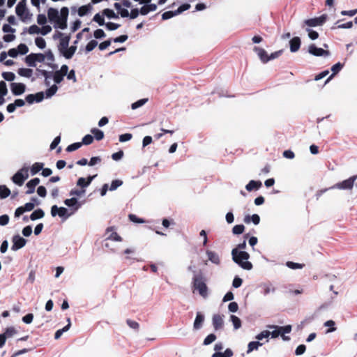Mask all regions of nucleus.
<instances>
[{"mask_svg":"<svg viewBox=\"0 0 357 357\" xmlns=\"http://www.w3.org/2000/svg\"><path fill=\"white\" fill-rule=\"evenodd\" d=\"M233 351L230 349H227L223 353L215 352L212 355V357H231Z\"/></svg>","mask_w":357,"mask_h":357,"instance_id":"nucleus-29","label":"nucleus"},{"mask_svg":"<svg viewBox=\"0 0 357 357\" xmlns=\"http://www.w3.org/2000/svg\"><path fill=\"white\" fill-rule=\"evenodd\" d=\"M216 340V335L213 333L209 334L206 337V338L204 340L203 344L204 345H208L213 342Z\"/></svg>","mask_w":357,"mask_h":357,"instance_id":"nucleus-41","label":"nucleus"},{"mask_svg":"<svg viewBox=\"0 0 357 357\" xmlns=\"http://www.w3.org/2000/svg\"><path fill=\"white\" fill-rule=\"evenodd\" d=\"M356 178H357V176H353L349 178L348 179H346L342 182L336 183L335 185L331 187L330 188H325V189L319 190L317 192V199H319V197L320 196H321V195L323 193H324L325 192H326L328 189H333V188H338V189H341V190L352 189V188L354 186V183L355 181L356 180Z\"/></svg>","mask_w":357,"mask_h":357,"instance_id":"nucleus-3","label":"nucleus"},{"mask_svg":"<svg viewBox=\"0 0 357 357\" xmlns=\"http://www.w3.org/2000/svg\"><path fill=\"white\" fill-rule=\"evenodd\" d=\"M245 230V227L243 225H236L232 229V232L234 234H241L243 233Z\"/></svg>","mask_w":357,"mask_h":357,"instance_id":"nucleus-45","label":"nucleus"},{"mask_svg":"<svg viewBox=\"0 0 357 357\" xmlns=\"http://www.w3.org/2000/svg\"><path fill=\"white\" fill-rule=\"evenodd\" d=\"M16 333L17 331L14 327H8L3 334L5 335L6 338H8L13 337Z\"/></svg>","mask_w":357,"mask_h":357,"instance_id":"nucleus-44","label":"nucleus"},{"mask_svg":"<svg viewBox=\"0 0 357 357\" xmlns=\"http://www.w3.org/2000/svg\"><path fill=\"white\" fill-rule=\"evenodd\" d=\"M91 132L94 135V137L98 141L104 138L103 132L98 128H92Z\"/></svg>","mask_w":357,"mask_h":357,"instance_id":"nucleus-35","label":"nucleus"},{"mask_svg":"<svg viewBox=\"0 0 357 357\" xmlns=\"http://www.w3.org/2000/svg\"><path fill=\"white\" fill-rule=\"evenodd\" d=\"M64 204L69 207L74 206L77 204V199L75 197L67 199L64 201Z\"/></svg>","mask_w":357,"mask_h":357,"instance_id":"nucleus-58","label":"nucleus"},{"mask_svg":"<svg viewBox=\"0 0 357 357\" xmlns=\"http://www.w3.org/2000/svg\"><path fill=\"white\" fill-rule=\"evenodd\" d=\"M8 93V89L4 81L0 82V96L3 97Z\"/></svg>","mask_w":357,"mask_h":357,"instance_id":"nucleus-52","label":"nucleus"},{"mask_svg":"<svg viewBox=\"0 0 357 357\" xmlns=\"http://www.w3.org/2000/svg\"><path fill=\"white\" fill-rule=\"evenodd\" d=\"M91 9V6L90 4L82 6L78 9V15L80 17L86 15Z\"/></svg>","mask_w":357,"mask_h":357,"instance_id":"nucleus-30","label":"nucleus"},{"mask_svg":"<svg viewBox=\"0 0 357 357\" xmlns=\"http://www.w3.org/2000/svg\"><path fill=\"white\" fill-rule=\"evenodd\" d=\"M262 185V183L260 181H254L251 180L246 185L245 189L248 192H251L252 190H257L259 189Z\"/></svg>","mask_w":357,"mask_h":357,"instance_id":"nucleus-14","label":"nucleus"},{"mask_svg":"<svg viewBox=\"0 0 357 357\" xmlns=\"http://www.w3.org/2000/svg\"><path fill=\"white\" fill-rule=\"evenodd\" d=\"M249 234H246L244 236V241L237 245L236 248H234L231 251L232 259L235 263L238 264L242 268L245 270H251L252 264L248 261L250 255L245 251H238V250H244L246 248V239L248 238Z\"/></svg>","mask_w":357,"mask_h":357,"instance_id":"nucleus-1","label":"nucleus"},{"mask_svg":"<svg viewBox=\"0 0 357 357\" xmlns=\"http://www.w3.org/2000/svg\"><path fill=\"white\" fill-rule=\"evenodd\" d=\"M58 38H60V42L59 45V50L61 52V53L64 51L66 48H68L69 42L70 40V36H63V33L61 32L57 31L56 33L54 34L53 38L54 40L57 39Z\"/></svg>","mask_w":357,"mask_h":357,"instance_id":"nucleus-5","label":"nucleus"},{"mask_svg":"<svg viewBox=\"0 0 357 357\" xmlns=\"http://www.w3.org/2000/svg\"><path fill=\"white\" fill-rule=\"evenodd\" d=\"M57 90H58V87L56 86V85H55V84L52 85V86H50L49 89H47L46 90L45 93H46L47 97L52 96L53 95H54L56 93Z\"/></svg>","mask_w":357,"mask_h":357,"instance_id":"nucleus-53","label":"nucleus"},{"mask_svg":"<svg viewBox=\"0 0 357 357\" xmlns=\"http://www.w3.org/2000/svg\"><path fill=\"white\" fill-rule=\"evenodd\" d=\"M36 46L40 49H44L46 47V42L42 37H37L35 39Z\"/></svg>","mask_w":357,"mask_h":357,"instance_id":"nucleus-40","label":"nucleus"},{"mask_svg":"<svg viewBox=\"0 0 357 357\" xmlns=\"http://www.w3.org/2000/svg\"><path fill=\"white\" fill-rule=\"evenodd\" d=\"M206 255L208 256V259L213 264H219L220 262L219 256L217 253L213 251L207 250Z\"/></svg>","mask_w":357,"mask_h":357,"instance_id":"nucleus-22","label":"nucleus"},{"mask_svg":"<svg viewBox=\"0 0 357 357\" xmlns=\"http://www.w3.org/2000/svg\"><path fill=\"white\" fill-rule=\"evenodd\" d=\"M67 20L68 19L59 17L54 22L56 24L54 27H58L61 29H65L67 27Z\"/></svg>","mask_w":357,"mask_h":357,"instance_id":"nucleus-31","label":"nucleus"},{"mask_svg":"<svg viewBox=\"0 0 357 357\" xmlns=\"http://www.w3.org/2000/svg\"><path fill=\"white\" fill-rule=\"evenodd\" d=\"M326 20H327V15L326 14H324L318 17L305 20L304 21V24H305L310 27L321 26L322 24H324L326 22Z\"/></svg>","mask_w":357,"mask_h":357,"instance_id":"nucleus-6","label":"nucleus"},{"mask_svg":"<svg viewBox=\"0 0 357 357\" xmlns=\"http://www.w3.org/2000/svg\"><path fill=\"white\" fill-rule=\"evenodd\" d=\"M254 51L258 54L261 62L266 63L269 61L268 55L264 49L259 47H255Z\"/></svg>","mask_w":357,"mask_h":357,"instance_id":"nucleus-11","label":"nucleus"},{"mask_svg":"<svg viewBox=\"0 0 357 357\" xmlns=\"http://www.w3.org/2000/svg\"><path fill=\"white\" fill-rule=\"evenodd\" d=\"M17 73L22 77H25L29 78L31 77V75L33 74V70H32V69H30V68H19V70H17Z\"/></svg>","mask_w":357,"mask_h":357,"instance_id":"nucleus-26","label":"nucleus"},{"mask_svg":"<svg viewBox=\"0 0 357 357\" xmlns=\"http://www.w3.org/2000/svg\"><path fill=\"white\" fill-rule=\"evenodd\" d=\"M76 50L77 47L75 45H72L70 47H68V48L63 51L61 54L66 59H70L74 55L75 52H76Z\"/></svg>","mask_w":357,"mask_h":357,"instance_id":"nucleus-18","label":"nucleus"},{"mask_svg":"<svg viewBox=\"0 0 357 357\" xmlns=\"http://www.w3.org/2000/svg\"><path fill=\"white\" fill-rule=\"evenodd\" d=\"M13 245L11 249L14 251L22 248L26 243V239L21 237L20 235H15L12 238Z\"/></svg>","mask_w":357,"mask_h":357,"instance_id":"nucleus-7","label":"nucleus"},{"mask_svg":"<svg viewBox=\"0 0 357 357\" xmlns=\"http://www.w3.org/2000/svg\"><path fill=\"white\" fill-rule=\"evenodd\" d=\"M28 172V167H22L12 177L13 182L19 186L22 185L25 180L29 177Z\"/></svg>","mask_w":357,"mask_h":357,"instance_id":"nucleus-4","label":"nucleus"},{"mask_svg":"<svg viewBox=\"0 0 357 357\" xmlns=\"http://www.w3.org/2000/svg\"><path fill=\"white\" fill-rule=\"evenodd\" d=\"M103 15L107 16L108 18H118L119 16L109 8H105L102 10Z\"/></svg>","mask_w":357,"mask_h":357,"instance_id":"nucleus-38","label":"nucleus"},{"mask_svg":"<svg viewBox=\"0 0 357 357\" xmlns=\"http://www.w3.org/2000/svg\"><path fill=\"white\" fill-rule=\"evenodd\" d=\"M286 265L287 267L291 269H301L305 266V264H298L293 261H287Z\"/></svg>","mask_w":357,"mask_h":357,"instance_id":"nucleus-39","label":"nucleus"},{"mask_svg":"<svg viewBox=\"0 0 357 357\" xmlns=\"http://www.w3.org/2000/svg\"><path fill=\"white\" fill-rule=\"evenodd\" d=\"M98 45V42L95 40H91L86 46V52H91Z\"/></svg>","mask_w":357,"mask_h":357,"instance_id":"nucleus-51","label":"nucleus"},{"mask_svg":"<svg viewBox=\"0 0 357 357\" xmlns=\"http://www.w3.org/2000/svg\"><path fill=\"white\" fill-rule=\"evenodd\" d=\"M156 9H157V6L155 4H153V3L147 4V5L143 6L141 8L139 13H141V15H147L151 11H155Z\"/></svg>","mask_w":357,"mask_h":357,"instance_id":"nucleus-19","label":"nucleus"},{"mask_svg":"<svg viewBox=\"0 0 357 357\" xmlns=\"http://www.w3.org/2000/svg\"><path fill=\"white\" fill-rule=\"evenodd\" d=\"M114 227H109L107 229V232L112 231V234L107 238V239L114 241H118V242L122 241V240H123L122 238L116 231H114Z\"/></svg>","mask_w":357,"mask_h":357,"instance_id":"nucleus-21","label":"nucleus"},{"mask_svg":"<svg viewBox=\"0 0 357 357\" xmlns=\"http://www.w3.org/2000/svg\"><path fill=\"white\" fill-rule=\"evenodd\" d=\"M68 324L66 326H64L63 328L59 329L56 331V333L54 334V338L56 340H58L59 338H60V337L61 336L63 333L68 331V329L70 328V319H68Z\"/></svg>","mask_w":357,"mask_h":357,"instance_id":"nucleus-33","label":"nucleus"},{"mask_svg":"<svg viewBox=\"0 0 357 357\" xmlns=\"http://www.w3.org/2000/svg\"><path fill=\"white\" fill-rule=\"evenodd\" d=\"M206 282V279L202 273L195 275L192 278V287L194 290H197L204 298L208 296V287Z\"/></svg>","mask_w":357,"mask_h":357,"instance_id":"nucleus-2","label":"nucleus"},{"mask_svg":"<svg viewBox=\"0 0 357 357\" xmlns=\"http://www.w3.org/2000/svg\"><path fill=\"white\" fill-rule=\"evenodd\" d=\"M82 143H81V142L73 143L67 146L66 151H68V152L74 151L79 149L82 146Z\"/></svg>","mask_w":357,"mask_h":357,"instance_id":"nucleus-50","label":"nucleus"},{"mask_svg":"<svg viewBox=\"0 0 357 357\" xmlns=\"http://www.w3.org/2000/svg\"><path fill=\"white\" fill-rule=\"evenodd\" d=\"M343 67V64L338 62L336 64L333 65L331 68V70L333 71L332 75L326 80L325 84H327L337 73H338Z\"/></svg>","mask_w":357,"mask_h":357,"instance_id":"nucleus-20","label":"nucleus"},{"mask_svg":"<svg viewBox=\"0 0 357 357\" xmlns=\"http://www.w3.org/2000/svg\"><path fill=\"white\" fill-rule=\"evenodd\" d=\"M324 326L329 327V328L327 329L326 333H332L336 330V328L335 327V323L333 320H328L324 324Z\"/></svg>","mask_w":357,"mask_h":357,"instance_id":"nucleus-36","label":"nucleus"},{"mask_svg":"<svg viewBox=\"0 0 357 357\" xmlns=\"http://www.w3.org/2000/svg\"><path fill=\"white\" fill-rule=\"evenodd\" d=\"M271 335V332L269 331H263L260 333H259L255 338L258 340H261L264 338H268Z\"/></svg>","mask_w":357,"mask_h":357,"instance_id":"nucleus-56","label":"nucleus"},{"mask_svg":"<svg viewBox=\"0 0 357 357\" xmlns=\"http://www.w3.org/2000/svg\"><path fill=\"white\" fill-rule=\"evenodd\" d=\"M308 52L310 54L316 56H327L330 54L329 51L324 50V49L320 47H317L314 44H312L309 46Z\"/></svg>","mask_w":357,"mask_h":357,"instance_id":"nucleus-8","label":"nucleus"},{"mask_svg":"<svg viewBox=\"0 0 357 357\" xmlns=\"http://www.w3.org/2000/svg\"><path fill=\"white\" fill-rule=\"evenodd\" d=\"M279 330H280L281 332V336L284 340H289V337L288 336H285V333H289L291 331V325H287L284 326H279Z\"/></svg>","mask_w":357,"mask_h":357,"instance_id":"nucleus-23","label":"nucleus"},{"mask_svg":"<svg viewBox=\"0 0 357 357\" xmlns=\"http://www.w3.org/2000/svg\"><path fill=\"white\" fill-rule=\"evenodd\" d=\"M93 142V137L91 136V135H86L83 137L82 142L81 143H82V144H84V145H89V144H92Z\"/></svg>","mask_w":357,"mask_h":357,"instance_id":"nucleus-57","label":"nucleus"},{"mask_svg":"<svg viewBox=\"0 0 357 357\" xmlns=\"http://www.w3.org/2000/svg\"><path fill=\"white\" fill-rule=\"evenodd\" d=\"M231 320L233 323V325H234V327L235 329H238V328H241V321L238 317H236L235 315H231Z\"/></svg>","mask_w":357,"mask_h":357,"instance_id":"nucleus-43","label":"nucleus"},{"mask_svg":"<svg viewBox=\"0 0 357 357\" xmlns=\"http://www.w3.org/2000/svg\"><path fill=\"white\" fill-rule=\"evenodd\" d=\"M93 36L96 39H100L105 37V33L102 29H98L94 31Z\"/></svg>","mask_w":357,"mask_h":357,"instance_id":"nucleus-63","label":"nucleus"},{"mask_svg":"<svg viewBox=\"0 0 357 357\" xmlns=\"http://www.w3.org/2000/svg\"><path fill=\"white\" fill-rule=\"evenodd\" d=\"M126 323L131 328L135 330H138L139 328V324L135 321L127 319Z\"/></svg>","mask_w":357,"mask_h":357,"instance_id":"nucleus-64","label":"nucleus"},{"mask_svg":"<svg viewBox=\"0 0 357 357\" xmlns=\"http://www.w3.org/2000/svg\"><path fill=\"white\" fill-rule=\"evenodd\" d=\"M123 184V181L121 180L116 179L112 181L109 190L111 191L115 190L117 188L121 186Z\"/></svg>","mask_w":357,"mask_h":357,"instance_id":"nucleus-55","label":"nucleus"},{"mask_svg":"<svg viewBox=\"0 0 357 357\" xmlns=\"http://www.w3.org/2000/svg\"><path fill=\"white\" fill-rule=\"evenodd\" d=\"M263 344L259 341H252L250 342L248 345V351L247 353L249 354L254 350H257L259 347L261 346Z\"/></svg>","mask_w":357,"mask_h":357,"instance_id":"nucleus-27","label":"nucleus"},{"mask_svg":"<svg viewBox=\"0 0 357 357\" xmlns=\"http://www.w3.org/2000/svg\"><path fill=\"white\" fill-rule=\"evenodd\" d=\"M267 328L269 329H273V331L271 332V335L272 338H276L280 335H281L280 330L278 329L279 326L276 325H268Z\"/></svg>","mask_w":357,"mask_h":357,"instance_id":"nucleus-28","label":"nucleus"},{"mask_svg":"<svg viewBox=\"0 0 357 357\" xmlns=\"http://www.w3.org/2000/svg\"><path fill=\"white\" fill-rule=\"evenodd\" d=\"M223 319L220 314H214L213 317V326L215 330H219L223 326Z\"/></svg>","mask_w":357,"mask_h":357,"instance_id":"nucleus-13","label":"nucleus"},{"mask_svg":"<svg viewBox=\"0 0 357 357\" xmlns=\"http://www.w3.org/2000/svg\"><path fill=\"white\" fill-rule=\"evenodd\" d=\"M15 12L19 17L23 18L24 13L27 12L26 3L24 1L19 2L16 6Z\"/></svg>","mask_w":357,"mask_h":357,"instance_id":"nucleus-15","label":"nucleus"},{"mask_svg":"<svg viewBox=\"0 0 357 357\" xmlns=\"http://www.w3.org/2000/svg\"><path fill=\"white\" fill-rule=\"evenodd\" d=\"M204 321V316L200 312L197 313L195 320L194 321L193 327L195 330H198L202 328Z\"/></svg>","mask_w":357,"mask_h":357,"instance_id":"nucleus-17","label":"nucleus"},{"mask_svg":"<svg viewBox=\"0 0 357 357\" xmlns=\"http://www.w3.org/2000/svg\"><path fill=\"white\" fill-rule=\"evenodd\" d=\"M12 93L15 96H20L24 93L26 86L23 83L13 82L10 84Z\"/></svg>","mask_w":357,"mask_h":357,"instance_id":"nucleus-9","label":"nucleus"},{"mask_svg":"<svg viewBox=\"0 0 357 357\" xmlns=\"http://www.w3.org/2000/svg\"><path fill=\"white\" fill-rule=\"evenodd\" d=\"M105 25L106 28L109 31L116 30L120 26V24H116L114 22H110L105 23Z\"/></svg>","mask_w":357,"mask_h":357,"instance_id":"nucleus-61","label":"nucleus"},{"mask_svg":"<svg viewBox=\"0 0 357 357\" xmlns=\"http://www.w3.org/2000/svg\"><path fill=\"white\" fill-rule=\"evenodd\" d=\"M93 20L97 22L100 26L105 25V20L102 16H101L99 13H97L94 15Z\"/></svg>","mask_w":357,"mask_h":357,"instance_id":"nucleus-54","label":"nucleus"},{"mask_svg":"<svg viewBox=\"0 0 357 357\" xmlns=\"http://www.w3.org/2000/svg\"><path fill=\"white\" fill-rule=\"evenodd\" d=\"M26 187L28 190L26 191V195H31L33 194L35 192L36 185H34L31 181L27 182Z\"/></svg>","mask_w":357,"mask_h":357,"instance_id":"nucleus-62","label":"nucleus"},{"mask_svg":"<svg viewBox=\"0 0 357 357\" xmlns=\"http://www.w3.org/2000/svg\"><path fill=\"white\" fill-rule=\"evenodd\" d=\"M47 17L51 22H55L59 17V11L54 8H50L47 10Z\"/></svg>","mask_w":357,"mask_h":357,"instance_id":"nucleus-16","label":"nucleus"},{"mask_svg":"<svg viewBox=\"0 0 357 357\" xmlns=\"http://www.w3.org/2000/svg\"><path fill=\"white\" fill-rule=\"evenodd\" d=\"M147 101H148L147 98L140 99V100L136 101L135 102L132 103L131 105V108L132 109H136L142 107V105H144Z\"/></svg>","mask_w":357,"mask_h":357,"instance_id":"nucleus-42","label":"nucleus"},{"mask_svg":"<svg viewBox=\"0 0 357 357\" xmlns=\"http://www.w3.org/2000/svg\"><path fill=\"white\" fill-rule=\"evenodd\" d=\"M17 50L18 54L23 55L26 54L29 52V48L25 44L21 43L17 46Z\"/></svg>","mask_w":357,"mask_h":357,"instance_id":"nucleus-48","label":"nucleus"},{"mask_svg":"<svg viewBox=\"0 0 357 357\" xmlns=\"http://www.w3.org/2000/svg\"><path fill=\"white\" fill-rule=\"evenodd\" d=\"M36 53H31L27 55L25 58V63L30 67H36Z\"/></svg>","mask_w":357,"mask_h":357,"instance_id":"nucleus-24","label":"nucleus"},{"mask_svg":"<svg viewBox=\"0 0 357 357\" xmlns=\"http://www.w3.org/2000/svg\"><path fill=\"white\" fill-rule=\"evenodd\" d=\"M176 15H177V13H176V10H174V11H172V10L166 11L164 13H162V19L163 20H166L170 19V18H172V17H174Z\"/></svg>","mask_w":357,"mask_h":357,"instance_id":"nucleus-49","label":"nucleus"},{"mask_svg":"<svg viewBox=\"0 0 357 357\" xmlns=\"http://www.w3.org/2000/svg\"><path fill=\"white\" fill-rule=\"evenodd\" d=\"M44 164L42 162H35L31 167V173L32 175L36 174L43 167Z\"/></svg>","mask_w":357,"mask_h":357,"instance_id":"nucleus-32","label":"nucleus"},{"mask_svg":"<svg viewBox=\"0 0 357 357\" xmlns=\"http://www.w3.org/2000/svg\"><path fill=\"white\" fill-rule=\"evenodd\" d=\"M2 77L4 79L9 82L13 81L15 78V74L12 72H3Z\"/></svg>","mask_w":357,"mask_h":357,"instance_id":"nucleus-46","label":"nucleus"},{"mask_svg":"<svg viewBox=\"0 0 357 357\" xmlns=\"http://www.w3.org/2000/svg\"><path fill=\"white\" fill-rule=\"evenodd\" d=\"M301 40L299 37L295 36L289 41L290 51L291 52H297L301 47Z\"/></svg>","mask_w":357,"mask_h":357,"instance_id":"nucleus-12","label":"nucleus"},{"mask_svg":"<svg viewBox=\"0 0 357 357\" xmlns=\"http://www.w3.org/2000/svg\"><path fill=\"white\" fill-rule=\"evenodd\" d=\"M45 215L44 211L41 208L36 209L30 215L31 220H36L38 219L43 218Z\"/></svg>","mask_w":357,"mask_h":357,"instance_id":"nucleus-25","label":"nucleus"},{"mask_svg":"<svg viewBox=\"0 0 357 357\" xmlns=\"http://www.w3.org/2000/svg\"><path fill=\"white\" fill-rule=\"evenodd\" d=\"M96 175L89 176L86 178L80 177L77 181V185L79 186L81 189H84L88 187Z\"/></svg>","mask_w":357,"mask_h":357,"instance_id":"nucleus-10","label":"nucleus"},{"mask_svg":"<svg viewBox=\"0 0 357 357\" xmlns=\"http://www.w3.org/2000/svg\"><path fill=\"white\" fill-rule=\"evenodd\" d=\"M10 194V190L6 185H0V198L5 199Z\"/></svg>","mask_w":357,"mask_h":357,"instance_id":"nucleus-34","label":"nucleus"},{"mask_svg":"<svg viewBox=\"0 0 357 357\" xmlns=\"http://www.w3.org/2000/svg\"><path fill=\"white\" fill-rule=\"evenodd\" d=\"M52 74L53 79L55 82V83L59 84L63 81L64 76L59 70L52 73Z\"/></svg>","mask_w":357,"mask_h":357,"instance_id":"nucleus-37","label":"nucleus"},{"mask_svg":"<svg viewBox=\"0 0 357 357\" xmlns=\"http://www.w3.org/2000/svg\"><path fill=\"white\" fill-rule=\"evenodd\" d=\"M353 26V22L351 21L348 22L344 24H338L337 26H333L331 27V29H351Z\"/></svg>","mask_w":357,"mask_h":357,"instance_id":"nucleus-47","label":"nucleus"},{"mask_svg":"<svg viewBox=\"0 0 357 357\" xmlns=\"http://www.w3.org/2000/svg\"><path fill=\"white\" fill-rule=\"evenodd\" d=\"M85 191H86L85 189H80V190L73 189L70 192V195H71V196L75 195V196L80 197L85 193Z\"/></svg>","mask_w":357,"mask_h":357,"instance_id":"nucleus-60","label":"nucleus"},{"mask_svg":"<svg viewBox=\"0 0 357 357\" xmlns=\"http://www.w3.org/2000/svg\"><path fill=\"white\" fill-rule=\"evenodd\" d=\"M128 218L130 221L135 223H144L145 222L143 219L137 217V215L135 214H130Z\"/></svg>","mask_w":357,"mask_h":357,"instance_id":"nucleus-59","label":"nucleus"}]
</instances>
